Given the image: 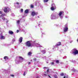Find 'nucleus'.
<instances>
[{"instance_id": "f257e3e1", "label": "nucleus", "mask_w": 78, "mask_h": 78, "mask_svg": "<svg viewBox=\"0 0 78 78\" xmlns=\"http://www.w3.org/2000/svg\"><path fill=\"white\" fill-rule=\"evenodd\" d=\"M73 51L72 53V54H74V55H78V50H76V48H74L73 49Z\"/></svg>"}, {"instance_id": "f03ea898", "label": "nucleus", "mask_w": 78, "mask_h": 78, "mask_svg": "<svg viewBox=\"0 0 78 78\" xmlns=\"http://www.w3.org/2000/svg\"><path fill=\"white\" fill-rule=\"evenodd\" d=\"M10 11V9L9 7H5L4 11L5 12H8Z\"/></svg>"}, {"instance_id": "7ed1b4c3", "label": "nucleus", "mask_w": 78, "mask_h": 78, "mask_svg": "<svg viewBox=\"0 0 78 78\" xmlns=\"http://www.w3.org/2000/svg\"><path fill=\"white\" fill-rule=\"evenodd\" d=\"M26 45L27 47H31V44L30 41H27L26 43Z\"/></svg>"}, {"instance_id": "20e7f679", "label": "nucleus", "mask_w": 78, "mask_h": 78, "mask_svg": "<svg viewBox=\"0 0 78 78\" xmlns=\"http://www.w3.org/2000/svg\"><path fill=\"white\" fill-rule=\"evenodd\" d=\"M67 31H68V26H67V25L66 24L64 28V32H67Z\"/></svg>"}, {"instance_id": "39448f33", "label": "nucleus", "mask_w": 78, "mask_h": 78, "mask_svg": "<svg viewBox=\"0 0 78 78\" xmlns=\"http://www.w3.org/2000/svg\"><path fill=\"white\" fill-rule=\"evenodd\" d=\"M37 14H38V12H35L34 11H33L31 12V16H36L37 15Z\"/></svg>"}, {"instance_id": "423d86ee", "label": "nucleus", "mask_w": 78, "mask_h": 78, "mask_svg": "<svg viewBox=\"0 0 78 78\" xmlns=\"http://www.w3.org/2000/svg\"><path fill=\"white\" fill-rule=\"evenodd\" d=\"M64 13V12L62 11V12H60L58 14V16L59 17H60V18H61L62 17V16H61V15L62 14Z\"/></svg>"}, {"instance_id": "0eeeda50", "label": "nucleus", "mask_w": 78, "mask_h": 78, "mask_svg": "<svg viewBox=\"0 0 78 78\" xmlns=\"http://www.w3.org/2000/svg\"><path fill=\"white\" fill-rule=\"evenodd\" d=\"M56 7H51V9L52 11H54V10H55L56 9Z\"/></svg>"}, {"instance_id": "6e6552de", "label": "nucleus", "mask_w": 78, "mask_h": 78, "mask_svg": "<svg viewBox=\"0 0 78 78\" xmlns=\"http://www.w3.org/2000/svg\"><path fill=\"white\" fill-rule=\"evenodd\" d=\"M22 40H23V37H20L19 39V41L20 43H21L22 42Z\"/></svg>"}, {"instance_id": "1a4fd4ad", "label": "nucleus", "mask_w": 78, "mask_h": 78, "mask_svg": "<svg viewBox=\"0 0 78 78\" xmlns=\"http://www.w3.org/2000/svg\"><path fill=\"white\" fill-rule=\"evenodd\" d=\"M9 33L10 34H14V32L12 30H9Z\"/></svg>"}, {"instance_id": "9d476101", "label": "nucleus", "mask_w": 78, "mask_h": 78, "mask_svg": "<svg viewBox=\"0 0 78 78\" xmlns=\"http://www.w3.org/2000/svg\"><path fill=\"white\" fill-rule=\"evenodd\" d=\"M4 59L5 60H8L9 59V58L7 56H5L4 57Z\"/></svg>"}, {"instance_id": "9b49d317", "label": "nucleus", "mask_w": 78, "mask_h": 78, "mask_svg": "<svg viewBox=\"0 0 78 78\" xmlns=\"http://www.w3.org/2000/svg\"><path fill=\"white\" fill-rule=\"evenodd\" d=\"M25 13H26V14H28L29 13V10H28V9H26L25 11Z\"/></svg>"}, {"instance_id": "f8f14e48", "label": "nucleus", "mask_w": 78, "mask_h": 78, "mask_svg": "<svg viewBox=\"0 0 78 78\" xmlns=\"http://www.w3.org/2000/svg\"><path fill=\"white\" fill-rule=\"evenodd\" d=\"M1 39H5V37H4L3 36L1 35L0 37Z\"/></svg>"}, {"instance_id": "ddd939ff", "label": "nucleus", "mask_w": 78, "mask_h": 78, "mask_svg": "<svg viewBox=\"0 0 78 78\" xmlns=\"http://www.w3.org/2000/svg\"><path fill=\"white\" fill-rule=\"evenodd\" d=\"M58 44H56V45H57V46H60L61 45V42H58Z\"/></svg>"}, {"instance_id": "4468645a", "label": "nucleus", "mask_w": 78, "mask_h": 78, "mask_svg": "<svg viewBox=\"0 0 78 78\" xmlns=\"http://www.w3.org/2000/svg\"><path fill=\"white\" fill-rule=\"evenodd\" d=\"M32 54V53L31 52H29L28 53V56H31Z\"/></svg>"}, {"instance_id": "2eb2a0df", "label": "nucleus", "mask_w": 78, "mask_h": 78, "mask_svg": "<svg viewBox=\"0 0 78 78\" xmlns=\"http://www.w3.org/2000/svg\"><path fill=\"white\" fill-rule=\"evenodd\" d=\"M41 52L43 54H45V50L42 51Z\"/></svg>"}, {"instance_id": "dca6fc26", "label": "nucleus", "mask_w": 78, "mask_h": 78, "mask_svg": "<svg viewBox=\"0 0 78 78\" xmlns=\"http://www.w3.org/2000/svg\"><path fill=\"white\" fill-rule=\"evenodd\" d=\"M49 0H44V2L45 3H46L47 2H48Z\"/></svg>"}, {"instance_id": "f3484780", "label": "nucleus", "mask_w": 78, "mask_h": 78, "mask_svg": "<svg viewBox=\"0 0 78 78\" xmlns=\"http://www.w3.org/2000/svg\"><path fill=\"white\" fill-rule=\"evenodd\" d=\"M19 58H20V59H22V60H23V58H22V57L21 56L19 57Z\"/></svg>"}, {"instance_id": "a211bd4d", "label": "nucleus", "mask_w": 78, "mask_h": 78, "mask_svg": "<svg viewBox=\"0 0 78 78\" xmlns=\"http://www.w3.org/2000/svg\"><path fill=\"white\" fill-rule=\"evenodd\" d=\"M56 63H57V64H59V60H56Z\"/></svg>"}, {"instance_id": "6ab92c4d", "label": "nucleus", "mask_w": 78, "mask_h": 78, "mask_svg": "<svg viewBox=\"0 0 78 78\" xmlns=\"http://www.w3.org/2000/svg\"><path fill=\"white\" fill-rule=\"evenodd\" d=\"M6 16V15L4 14H2L1 15V16H2V17H4V16Z\"/></svg>"}, {"instance_id": "aec40b11", "label": "nucleus", "mask_w": 78, "mask_h": 78, "mask_svg": "<svg viewBox=\"0 0 78 78\" xmlns=\"http://www.w3.org/2000/svg\"><path fill=\"white\" fill-rule=\"evenodd\" d=\"M31 8H34V5H31Z\"/></svg>"}, {"instance_id": "412c9836", "label": "nucleus", "mask_w": 78, "mask_h": 78, "mask_svg": "<svg viewBox=\"0 0 78 78\" xmlns=\"http://www.w3.org/2000/svg\"><path fill=\"white\" fill-rule=\"evenodd\" d=\"M2 20H6V19L5 17H3V18H2Z\"/></svg>"}, {"instance_id": "4be33fe9", "label": "nucleus", "mask_w": 78, "mask_h": 78, "mask_svg": "<svg viewBox=\"0 0 78 78\" xmlns=\"http://www.w3.org/2000/svg\"><path fill=\"white\" fill-rule=\"evenodd\" d=\"M60 75L61 76H64V73H62L61 74H60Z\"/></svg>"}, {"instance_id": "5701e85b", "label": "nucleus", "mask_w": 78, "mask_h": 78, "mask_svg": "<svg viewBox=\"0 0 78 78\" xmlns=\"http://www.w3.org/2000/svg\"><path fill=\"white\" fill-rule=\"evenodd\" d=\"M17 23H18V24H19V23H20V21L19 20H18L17 21Z\"/></svg>"}, {"instance_id": "b1692460", "label": "nucleus", "mask_w": 78, "mask_h": 78, "mask_svg": "<svg viewBox=\"0 0 78 78\" xmlns=\"http://www.w3.org/2000/svg\"><path fill=\"white\" fill-rule=\"evenodd\" d=\"M10 76H12V77H14V76L13 74H10Z\"/></svg>"}, {"instance_id": "393cba45", "label": "nucleus", "mask_w": 78, "mask_h": 78, "mask_svg": "<svg viewBox=\"0 0 78 78\" xmlns=\"http://www.w3.org/2000/svg\"><path fill=\"white\" fill-rule=\"evenodd\" d=\"M21 12H23V9H21Z\"/></svg>"}, {"instance_id": "a878e982", "label": "nucleus", "mask_w": 78, "mask_h": 78, "mask_svg": "<svg viewBox=\"0 0 78 78\" xmlns=\"http://www.w3.org/2000/svg\"><path fill=\"white\" fill-rule=\"evenodd\" d=\"M33 60L34 61H36V58H35L33 59Z\"/></svg>"}, {"instance_id": "bb28decb", "label": "nucleus", "mask_w": 78, "mask_h": 78, "mask_svg": "<svg viewBox=\"0 0 78 78\" xmlns=\"http://www.w3.org/2000/svg\"><path fill=\"white\" fill-rule=\"evenodd\" d=\"M23 75L24 76H25V71L23 73Z\"/></svg>"}, {"instance_id": "cd10ccee", "label": "nucleus", "mask_w": 78, "mask_h": 78, "mask_svg": "<svg viewBox=\"0 0 78 78\" xmlns=\"http://www.w3.org/2000/svg\"><path fill=\"white\" fill-rule=\"evenodd\" d=\"M16 4H17V5H19V3L18 2H16Z\"/></svg>"}, {"instance_id": "c85d7f7f", "label": "nucleus", "mask_w": 78, "mask_h": 78, "mask_svg": "<svg viewBox=\"0 0 78 78\" xmlns=\"http://www.w3.org/2000/svg\"><path fill=\"white\" fill-rule=\"evenodd\" d=\"M51 65H53V64H54V62H52L51 63Z\"/></svg>"}, {"instance_id": "c756f323", "label": "nucleus", "mask_w": 78, "mask_h": 78, "mask_svg": "<svg viewBox=\"0 0 78 78\" xmlns=\"http://www.w3.org/2000/svg\"><path fill=\"white\" fill-rule=\"evenodd\" d=\"M2 14V11H0V14Z\"/></svg>"}, {"instance_id": "7c9ffc66", "label": "nucleus", "mask_w": 78, "mask_h": 78, "mask_svg": "<svg viewBox=\"0 0 78 78\" xmlns=\"http://www.w3.org/2000/svg\"><path fill=\"white\" fill-rule=\"evenodd\" d=\"M54 76L55 78H57V76L56 75Z\"/></svg>"}, {"instance_id": "2f4dec72", "label": "nucleus", "mask_w": 78, "mask_h": 78, "mask_svg": "<svg viewBox=\"0 0 78 78\" xmlns=\"http://www.w3.org/2000/svg\"><path fill=\"white\" fill-rule=\"evenodd\" d=\"M19 30H17V33H19Z\"/></svg>"}, {"instance_id": "473e14b6", "label": "nucleus", "mask_w": 78, "mask_h": 78, "mask_svg": "<svg viewBox=\"0 0 78 78\" xmlns=\"http://www.w3.org/2000/svg\"><path fill=\"white\" fill-rule=\"evenodd\" d=\"M30 64H31V62H28V64L30 65Z\"/></svg>"}, {"instance_id": "72a5a7b5", "label": "nucleus", "mask_w": 78, "mask_h": 78, "mask_svg": "<svg viewBox=\"0 0 78 78\" xmlns=\"http://www.w3.org/2000/svg\"><path fill=\"white\" fill-rule=\"evenodd\" d=\"M48 76H49V78H51V76H50L49 75H48Z\"/></svg>"}, {"instance_id": "f704fd0d", "label": "nucleus", "mask_w": 78, "mask_h": 78, "mask_svg": "<svg viewBox=\"0 0 78 78\" xmlns=\"http://www.w3.org/2000/svg\"><path fill=\"white\" fill-rule=\"evenodd\" d=\"M44 75L45 76H47V75H46V74H44Z\"/></svg>"}, {"instance_id": "c9c22d12", "label": "nucleus", "mask_w": 78, "mask_h": 78, "mask_svg": "<svg viewBox=\"0 0 78 78\" xmlns=\"http://www.w3.org/2000/svg\"><path fill=\"white\" fill-rule=\"evenodd\" d=\"M2 17V15H0V18H1Z\"/></svg>"}, {"instance_id": "e433bc0d", "label": "nucleus", "mask_w": 78, "mask_h": 78, "mask_svg": "<svg viewBox=\"0 0 78 78\" xmlns=\"http://www.w3.org/2000/svg\"><path fill=\"white\" fill-rule=\"evenodd\" d=\"M48 71H49V69H48V70H47V72H48Z\"/></svg>"}, {"instance_id": "4c0bfd02", "label": "nucleus", "mask_w": 78, "mask_h": 78, "mask_svg": "<svg viewBox=\"0 0 78 78\" xmlns=\"http://www.w3.org/2000/svg\"><path fill=\"white\" fill-rule=\"evenodd\" d=\"M72 42H73V41H71V42H70V43H72Z\"/></svg>"}, {"instance_id": "58836bf2", "label": "nucleus", "mask_w": 78, "mask_h": 78, "mask_svg": "<svg viewBox=\"0 0 78 78\" xmlns=\"http://www.w3.org/2000/svg\"><path fill=\"white\" fill-rule=\"evenodd\" d=\"M66 76H64L63 78H66Z\"/></svg>"}, {"instance_id": "ea45409f", "label": "nucleus", "mask_w": 78, "mask_h": 78, "mask_svg": "<svg viewBox=\"0 0 78 78\" xmlns=\"http://www.w3.org/2000/svg\"><path fill=\"white\" fill-rule=\"evenodd\" d=\"M45 68H46V67H44L43 68V69H45Z\"/></svg>"}, {"instance_id": "a19ab883", "label": "nucleus", "mask_w": 78, "mask_h": 78, "mask_svg": "<svg viewBox=\"0 0 78 78\" xmlns=\"http://www.w3.org/2000/svg\"><path fill=\"white\" fill-rule=\"evenodd\" d=\"M77 41L78 42V39L77 40Z\"/></svg>"}]
</instances>
